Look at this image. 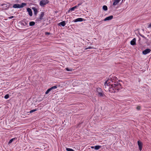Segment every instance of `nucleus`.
<instances>
[{
  "label": "nucleus",
  "instance_id": "f257e3e1",
  "mask_svg": "<svg viewBox=\"0 0 151 151\" xmlns=\"http://www.w3.org/2000/svg\"><path fill=\"white\" fill-rule=\"evenodd\" d=\"M105 88L108 90L111 93H116L118 92L122 88L121 85L117 81L114 79H110L107 80L104 83Z\"/></svg>",
  "mask_w": 151,
  "mask_h": 151
},
{
  "label": "nucleus",
  "instance_id": "f03ea898",
  "mask_svg": "<svg viewBox=\"0 0 151 151\" xmlns=\"http://www.w3.org/2000/svg\"><path fill=\"white\" fill-rule=\"evenodd\" d=\"M49 1L48 0H42L40 2V5L42 7H44L46 5L48 4Z\"/></svg>",
  "mask_w": 151,
  "mask_h": 151
},
{
  "label": "nucleus",
  "instance_id": "7ed1b4c3",
  "mask_svg": "<svg viewBox=\"0 0 151 151\" xmlns=\"http://www.w3.org/2000/svg\"><path fill=\"white\" fill-rule=\"evenodd\" d=\"M96 91L98 94V96H103L104 94L102 89L100 88H96Z\"/></svg>",
  "mask_w": 151,
  "mask_h": 151
},
{
  "label": "nucleus",
  "instance_id": "20e7f679",
  "mask_svg": "<svg viewBox=\"0 0 151 151\" xmlns=\"http://www.w3.org/2000/svg\"><path fill=\"white\" fill-rule=\"evenodd\" d=\"M138 145L139 146V150L140 151H141L142 148V143L139 140L137 141Z\"/></svg>",
  "mask_w": 151,
  "mask_h": 151
},
{
  "label": "nucleus",
  "instance_id": "39448f33",
  "mask_svg": "<svg viewBox=\"0 0 151 151\" xmlns=\"http://www.w3.org/2000/svg\"><path fill=\"white\" fill-rule=\"evenodd\" d=\"M151 50L149 48H147L142 51V54L144 55H146L149 53Z\"/></svg>",
  "mask_w": 151,
  "mask_h": 151
},
{
  "label": "nucleus",
  "instance_id": "423d86ee",
  "mask_svg": "<svg viewBox=\"0 0 151 151\" xmlns=\"http://www.w3.org/2000/svg\"><path fill=\"white\" fill-rule=\"evenodd\" d=\"M84 21V19L81 18H79L73 20V22H82Z\"/></svg>",
  "mask_w": 151,
  "mask_h": 151
},
{
  "label": "nucleus",
  "instance_id": "0eeeda50",
  "mask_svg": "<svg viewBox=\"0 0 151 151\" xmlns=\"http://www.w3.org/2000/svg\"><path fill=\"white\" fill-rule=\"evenodd\" d=\"M44 15V13L43 12H41L39 18L37 19V21H40L43 19V17Z\"/></svg>",
  "mask_w": 151,
  "mask_h": 151
},
{
  "label": "nucleus",
  "instance_id": "6e6552de",
  "mask_svg": "<svg viewBox=\"0 0 151 151\" xmlns=\"http://www.w3.org/2000/svg\"><path fill=\"white\" fill-rule=\"evenodd\" d=\"M32 9L34 11V15L36 16L38 12L37 9L35 7H34L32 8Z\"/></svg>",
  "mask_w": 151,
  "mask_h": 151
},
{
  "label": "nucleus",
  "instance_id": "1a4fd4ad",
  "mask_svg": "<svg viewBox=\"0 0 151 151\" xmlns=\"http://www.w3.org/2000/svg\"><path fill=\"white\" fill-rule=\"evenodd\" d=\"M28 24V22L26 20H23L21 21V24L24 26H26Z\"/></svg>",
  "mask_w": 151,
  "mask_h": 151
},
{
  "label": "nucleus",
  "instance_id": "9d476101",
  "mask_svg": "<svg viewBox=\"0 0 151 151\" xmlns=\"http://www.w3.org/2000/svg\"><path fill=\"white\" fill-rule=\"evenodd\" d=\"M113 16L112 15H111L108 17H106L104 19V21H106L108 20H110L112 19L113 18Z\"/></svg>",
  "mask_w": 151,
  "mask_h": 151
},
{
  "label": "nucleus",
  "instance_id": "9b49d317",
  "mask_svg": "<svg viewBox=\"0 0 151 151\" xmlns=\"http://www.w3.org/2000/svg\"><path fill=\"white\" fill-rule=\"evenodd\" d=\"M27 11L29 13V14L30 16H32V10L29 8H28L27 9Z\"/></svg>",
  "mask_w": 151,
  "mask_h": 151
},
{
  "label": "nucleus",
  "instance_id": "f8f14e48",
  "mask_svg": "<svg viewBox=\"0 0 151 151\" xmlns=\"http://www.w3.org/2000/svg\"><path fill=\"white\" fill-rule=\"evenodd\" d=\"M136 39L135 38H133L130 42V44L132 45H136Z\"/></svg>",
  "mask_w": 151,
  "mask_h": 151
},
{
  "label": "nucleus",
  "instance_id": "ddd939ff",
  "mask_svg": "<svg viewBox=\"0 0 151 151\" xmlns=\"http://www.w3.org/2000/svg\"><path fill=\"white\" fill-rule=\"evenodd\" d=\"M121 0H114L113 3V5L115 6Z\"/></svg>",
  "mask_w": 151,
  "mask_h": 151
},
{
  "label": "nucleus",
  "instance_id": "4468645a",
  "mask_svg": "<svg viewBox=\"0 0 151 151\" xmlns=\"http://www.w3.org/2000/svg\"><path fill=\"white\" fill-rule=\"evenodd\" d=\"M66 23L65 21H63L60 23L59 24V26H62L63 27L65 25Z\"/></svg>",
  "mask_w": 151,
  "mask_h": 151
},
{
  "label": "nucleus",
  "instance_id": "2eb2a0df",
  "mask_svg": "<svg viewBox=\"0 0 151 151\" xmlns=\"http://www.w3.org/2000/svg\"><path fill=\"white\" fill-rule=\"evenodd\" d=\"M13 7L14 8H20L19 4H15L13 5Z\"/></svg>",
  "mask_w": 151,
  "mask_h": 151
},
{
  "label": "nucleus",
  "instance_id": "dca6fc26",
  "mask_svg": "<svg viewBox=\"0 0 151 151\" xmlns=\"http://www.w3.org/2000/svg\"><path fill=\"white\" fill-rule=\"evenodd\" d=\"M26 5V4L25 3H23L21 5L19 4V8H23L24 6Z\"/></svg>",
  "mask_w": 151,
  "mask_h": 151
},
{
  "label": "nucleus",
  "instance_id": "f3484780",
  "mask_svg": "<svg viewBox=\"0 0 151 151\" xmlns=\"http://www.w3.org/2000/svg\"><path fill=\"white\" fill-rule=\"evenodd\" d=\"M77 6L76 5L74 7L71 8L69 10V12L70 11H73L75 9L77 8Z\"/></svg>",
  "mask_w": 151,
  "mask_h": 151
},
{
  "label": "nucleus",
  "instance_id": "a211bd4d",
  "mask_svg": "<svg viewBox=\"0 0 151 151\" xmlns=\"http://www.w3.org/2000/svg\"><path fill=\"white\" fill-rule=\"evenodd\" d=\"M101 146L99 145H96L94 147V149L96 150H98L101 147Z\"/></svg>",
  "mask_w": 151,
  "mask_h": 151
},
{
  "label": "nucleus",
  "instance_id": "6ab92c4d",
  "mask_svg": "<svg viewBox=\"0 0 151 151\" xmlns=\"http://www.w3.org/2000/svg\"><path fill=\"white\" fill-rule=\"evenodd\" d=\"M35 22L33 21L29 23V25L31 26H33L35 25Z\"/></svg>",
  "mask_w": 151,
  "mask_h": 151
},
{
  "label": "nucleus",
  "instance_id": "aec40b11",
  "mask_svg": "<svg viewBox=\"0 0 151 151\" xmlns=\"http://www.w3.org/2000/svg\"><path fill=\"white\" fill-rule=\"evenodd\" d=\"M1 6H5V7H6V9H7L9 8V6L8 5H7L6 4H1Z\"/></svg>",
  "mask_w": 151,
  "mask_h": 151
},
{
  "label": "nucleus",
  "instance_id": "412c9836",
  "mask_svg": "<svg viewBox=\"0 0 151 151\" xmlns=\"http://www.w3.org/2000/svg\"><path fill=\"white\" fill-rule=\"evenodd\" d=\"M107 7L106 5H104L103 6V9L104 11H106L107 10Z\"/></svg>",
  "mask_w": 151,
  "mask_h": 151
},
{
  "label": "nucleus",
  "instance_id": "4be33fe9",
  "mask_svg": "<svg viewBox=\"0 0 151 151\" xmlns=\"http://www.w3.org/2000/svg\"><path fill=\"white\" fill-rule=\"evenodd\" d=\"M52 90H51V89L50 88H49L48 89L47 91H46V92H45V94H48L50 91H51Z\"/></svg>",
  "mask_w": 151,
  "mask_h": 151
},
{
  "label": "nucleus",
  "instance_id": "5701e85b",
  "mask_svg": "<svg viewBox=\"0 0 151 151\" xmlns=\"http://www.w3.org/2000/svg\"><path fill=\"white\" fill-rule=\"evenodd\" d=\"M66 150L67 151H75L73 149L68 148H66Z\"/></svg>",
  "mask_w": 151,
  "mask_h": 151
},
{
  "label": "nucleus",
  "instance_id": "b1692460",
  "mask_svg": "<svg viewBox=\"0 0 151 151\" xmlns=\"http://www.w3.org/2000/svg\"><path fill=\"white\" fill-rule=\"evenodd\" d=\"M139 34L143 38H144L147 41H148V40L145 37L144 35H142L140 33H139Z\"/></svg>",
  "mask_w": 151,
  "mask_h": 151
},
{
  "label": "nucleus",
  "instance_id": "393cba45",
  "mask_svg": "<svg viewBox=\"0 0 151 151\" xmlns=\"http://www.w3.org/2000/svg\"><path fill=\"white\" fill-rule=\"evenodd\" d=\"M57 86H54L51 87L50 88L51 89V90H52L53 89H56L57 88Z\"/></svg>",
  "mask_w": 151,
  "mask_h": 151
},
{
  "label": "nucleus",
  "instance_id": "a878e982",
  "mask_svg": "<svg viewBox=\"0 0 151 151\" xmlns=\"http://www.w3.org/2000/svg\"><path fill=\"white\" fill-rule=\"evenodd\" d=\"M9 94H7L4 97L5 99H7L9 97Z\"/></svg>",
  "mask_w": 151,
  "mask_h": 151
},
{
  "label": "nucleus",
  "instance_id": "bb28decb",
  "mask_svg": "<svg viewBox=\"0 0 151 151\" xmlns=\"http://www.w3.org/2000/svg\"><path fill=\"white\" fill-rule=\"evenodd\" d=\"M37 110V109H33L32 110H31V111H30L29 113H31L35 111H36Z\"/></svg>",
  "mask_w": 151,
  "mask_h": 151
},
{
  "label": "nucleus",
  "instance_id": "cd10ccee",
  "mask_svg": "<svg viewBox=\"0 0 151 151\" xmlns=\"http://www.w3.org/2000/svg\"><path fill=\"white\" fill-rule=\"evenodd\" d=\"M14 139H10L9 141V143L10 144L14 140Z\"/></svg>",
  "mask_w": 151,
  "mask_h": 151
},
{
  "label": "nucleus",
  "instance_id": "c85d7f7f",
  "mask_svg": "<svg viewBox=\"0 0 151 151\" xmlns=\"http://www.w3.org/2000/svg\"><path fill=\"white\" fill-rule=\"evenodd\" d=\"M141 109V106H138L137 107H136V109L137 110H139Z\"/></svg>",
  "mask_w": 151,
  "mask_h": 151
},
{
  "label": "nucleus",
  "instance_id": "c756f323",
  "mask_svg": "<svg viewBox=\"0 0 151 151\" xmlns=\"http://www.w3.org/2000/svg\"><path fill=\"white\" fill-rule=\"evenodd\" d=\"M81 124V123H79L76 126L77 128H78L80 127V125Z\"/></svg>",
  "mask_w": 151,
  "mask_h": 151
},
{
  "label": "nucleus",
  "instance_id": "7c9ffc66",
  "mask_svg": "<svg viewBox=\"0 0 151 151\" xmlns=\"http://www.w3.org/2000/svg\"><path fill=\"white\" fill-rule=\"evenodd\" d=\"M82 4V2L80 3H79L78 4V5H76V6H77V7H78L79 6L81 5Z\"/></svg>",
  "mask_w": 151,
  "mask_h": 151
},
{
  "label": "nucleus",
  "instance_id": "2f4dec72",
  "mask_svg": "<svg viewBox=\"0 0 151 151\" xmlns=\"http://www.w3.org/2000/svg\"><path fill=\"white\" fill-rule=\"evenodd\" d=\"M93 48L92 47L89 46V47H87V48H86V49H93Z\"/></svg>",
  "mask_w": 151,
  "mask_h": 151
},
{
  "label": "nucleus",
  "instance_id": "473e14b6",
  "mask_svg": "<svg viewBox=\"0 0 151 151\" xmlns=\"http://www.w3.org/2000/svg\"><path fill=\"white\" fill-rule=\"evenodd\" d=\"M14 16H10V17H8V19H12L13 18H14Z\"/></svg>",
  "mask_w": 151,
  "mask_h": 151
},
{
  "label": "nucleus",
  "instance_id": "72a5a7b5",
  "mask_svg": "<svg viewBox=\"0 0 151 151\" xmlns=\"http://www.w3.org/2000/svg\"><path fill=\"white\" fill-rule=\"evenodd\" d=\"M66 69L68 71H70L72 70L68 68H66Z\"/></svg>",
  "mask_w": 151,
  "mask_h": 151
},
{
  "label": "nucleus",
  "instance_id": "f704fd0d",
  "mask_svg": "<svg viewBox=\"0 0 151 151\" xmlns=\"http://www.w3.org/2000/svg\"><path fill=\"white\" fill-rule=\"evenodd\" d=\"M45 34L46 35H49L50 34V32H46Z\"/></svg>",
  "mask_w": 151,
  "mask_h": 151
},
{
  "label": "nucleus",
  "instance_id": "c9c22d12",
  "mask_svg": "<svg viewBox=\"0 0 151 151\" xmlns=\"http://www.w3.org/2000/svg\"><path fill=\"white\" fill-rule=\"evenodd\" d=\"M148 28H151V23L149 25Z\"/></svg>",
  "mask_w": 151,
  "mask_h": 151
},
{
  "label": "nucleus",
  "instance_id": "e433bc0d",
  "mask_svg": "<svg viewBox=\"0 0 151 151\" xmlns=\"http://www.w3.org/2000/svg\"><path fill=\"white\" fill-rule=\"evenodd\" d=\"M91 148L93 149V148H94V147L93 146H91Z\"/></svg>",
  "mask_w": 151,
  "mask_h": 151
},
{
  "label": "nucleus",
  "instance_id": "4c0bfd02",
  "mask_svg": "<svg viewBox=\"0 0 151 151\" xmlns=\"http://www.w3.org/2000/svg\"><path fill=\"white\" fill-rule=\"evenodd\" d=\"M99 23H101V21H99Z\"/></svg>",
  "mask_w": 151,
  "mask_h": 151
}]
</instances>
